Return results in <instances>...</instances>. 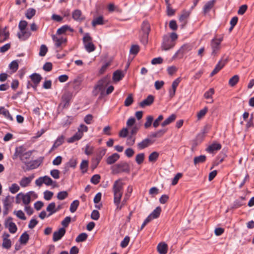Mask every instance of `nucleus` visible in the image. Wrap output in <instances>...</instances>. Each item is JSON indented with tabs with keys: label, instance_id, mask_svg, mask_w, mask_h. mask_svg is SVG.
Here are the masks:
<instances>
[{
	"label": "nucleus",
	"instance_id": "f257e3e1",
	"mask_svg": "<svg viewBox=\"0 0 254 254\" xmlns=\"http://www.w3.org/2000/svg\"><path fill=\"white\" fill-rule=\"evenodd\" d=\"M123 186L124 183L122 182L121 179H118L113 184L114 203L117 206V210H121L125 205H123L122 203L120 204L124 191Z\"/></svg>",
	"mask_w": 254,
	"mask_h": 254
},
{
	"label": "nucleus",
	"instance_id": "f03ea898",
	"mask_svg": "<svg viewBox=\"0 0 254 254\" xmlns=\"http://www.w3.org/2000/svg\"><path fill=\"white\" fill-rule=\"evenodd\" d=\"M108 78H103L100 80L94 86L93 94L96 96L100 93L101 97L105 95V89L108 84Z\"/></svg>",
	"mask_w": 254,
	"mask_h": 254
},
{
	"label": "nucleus",
	"instance_id": "7ed1b4c3",
	"mask_svg": "<svg viewBox=\"0 0 254 254\" xmlns=\"http://www.w3.org/2000/svg\"><path fill=\"white\" fill-rule=\"evenodd\" d=\"M111 169L114 174H119L123 172L129 173L130 172L129 164L123 161L113 166Z\"/></svg>",
	"mask_w": 254,
	"mask_h": 254
},
{
	"label": "nucleus",
	"instance_id": "20e7f679",
	"mask_svg": "<svg viewBox=\"0 0 254 254\" xmlns=\"http://www.w3.org/2000/svg\"><path fill=\"white\" fill-rule=\"evenodd\" d=\"M193 48V45L191 44L187 43L184 44L181 47L178 51L176 53L174 56V58H178L181 59L183 57L184 55L191 51Z\"/></svg>",
	"mask_w": 254,
	"mask_h": 254
},
{
	"label": "nucleus",
	"instance_id": "39448f33",
	"mask_svg": "<svg viewBox=\"0 0 254 254\" xmlns=\"http://www.w3.org/2000/svg\"><path fill=\"white\" fill-rule=\"evenodd\" d=\"M228 61V58L227 57L226 58L223 57L221 60L218 63L214 69L210 73V76H213L217 73H218L225 66Z\"/></svg>",
	"mask_w": 254,
	"mask_h": 254
},
{
	"label": "nucleus",
	"instance_id": "423d86ee",
	"mask_svg": "<svg viewBox=\"0 0 254 254\" xmlns=\"http://www.w3.org/2000/svg\"><path fill=\"white\" fill-rule=\"evenodd\" d=\"M43 161V158H40L38 159L32 160L25 163L26 166V170L29 171L38 168Z\"/></svg>",
	"mask_w": 254,
	"mask_h": 254
},
{
	"label": "nucleus",
	"instance_id": "0eeeda50",
	"mask_svg": "<svg viewBox=\"0 0 254 254\" xmlns=\"http://www.w3.org/2000/svg\"><path fill=\"white\" fill-rule=\"evenodd\" d=\"M4 226L5 228H8L9 232L11 234L16 233L17 230V228L16 224L12 222V218L9 217L4 222Z\"/></svg>",
	"mask_w": 254,
	"mask_h": 254
},
{
	"label": "nucleus",
	"instance_id": "6e6552de",
	"mask_svg": "<svg viewBox=\"0 0 254 254\" xmlns=\"http://www.w3.org/2000/svg\"><path fill=\"white\" fill-rule=\"evenodd\" d=\"M175 45V42H173L169 36L165 35L163 37V41L162 48L164 50H168L172 48Z\"/></svg>",
	"mask_w": 254,
	"mask_h": 254
},
{
	"label": "nucleus",
	"instance_id": "1a4fd4ad",
	"mask_svg": "<svg viewBox=\"0 0 254 254\" xmlns=\"http://www.w3.org/2000/svg\"><path fill=\"white\" fill-rule=\"evenodd\" d=\"M10 237V235L7 233H3L2 238V246L3 248L6 249H9L11 247V241L8 238Z\"/></svg>",
	"mask_w": 254,
	"mask_h": 254
},
{
	"label": "nucleus",
	"instance_id": "9d476101",
	"mask_svg": "<svg viewBox=\"0 0 254 254\" xmlns=\"http://www.w3.org/2000/svg\"><path fill=\"white\" fill-rule=\"evenodd\" d=\"M153 142L154 141L151 139L146 138L142 140L141 142H139L137 144V146L138 149L141 150L148 147L153 144Z\"/></svg>",
	"mask_w": 254,
	"mask_h": 254
},
{
	"label": "nucleus",
	"instance_id": "9b49d317",
	"mask_svg": "<svg viewBox=\"0 0 254 254\" xmlns=\"http://www.w3.org/2000/svg\"><path fill=\"white\" fill-rule=\"evenodd\" d=\"M65 232L64 228H61L58 231L54 232L53 237V241L57 242L60 240L64 235Z\"/></svg>",
	"mask_w": 254,
	"mask_h": 254
},
{
	"label": "nucleus",
	"instance_id": "f8f14e48",
	"mask_svg": "<svg viewBox=\"0 0 254 254\" xmlns=\"http://www.w3.org/2000/svg\"><path fill=\"white\" fill-rule=\"evenodd\" d=\"M30 77L31 79V81L33 83V86H34V89L36 90L37 89V87L38 85L39 84V83H40V82L41 81V80H42V77L39 74L36 73L32 74L30 76Z\"/></svg>",
	"mask_w": 254,
	"mask_h": 254
},
{
	"label": "nucleus",
	"instance_id": "ddd939ff",
	"mask_svg": "<svg viewBox=\"0 0 254 254\" xmlns=\"http://www.w3.org/2000/svg\"><path fill=\"white\" fill-rule=\"evenodd\" d=\"M212 49V55L216 56L220 50V44L219 42H216L215 39H212L211 42Z\"/></svg>",
	"mask_w": 254,
	"mask_h": 254
},
{
	"label": "nucleus",
	"instance_id": "4468645a",
	"mask_svg": "<svg viewBox=\"0 0 254 254\" xmlns=\"http://www.w3.org/2000/svg\"><path fill=\"white\" fill-rule=\"evenodd\" d=\"M154 101V97L153 96L150 95L147 96V97L141 102L139 103V106L141 108H144L145 106H148L151 105Z\"/></svg>",
	"mask_w": 254,
	"mask_h": 254
},
{
	"label": "nucleus",
	"instance_id": "2eb2a0df",
	"mask_svg": "<svg viewBox=\"0 0 254 254\" xmlns=\"http://www.w3.org/2000/svg\"><path fill=\"white\" fill-rule=\"evenodd\" d=\"M190 14V12L187 11H183L179 17V21L182 23V26L183 27L187 23V20Z\"/></svg>",
	"mask_w": 254,
	"mask_h": 254
},
{
	"label": "nucleus",
	"instance_id": "dca6fc26",
	"mask_svg": "<svg viewBox=\"0 0 254 254\" xmlns=\"http://www.w3.org/2000/svg\"><path fill=\"white\" fill-rule=\"evenodd\" d=\"M180 81V78H178L173 82L172 84V89H171L169 91L170 97L171 98H173L175 96L177 87Z\"/></svg>",
	"mask_w": 254,
	"mask_h": 254
},
{
	"label": "nucleus",
	"instance_id": "f3484780",
	"mask_svg": "<svg viewBox=\"0 0 254 254\" xmlns=\"http://www.w3.org/2000/svg\"><path fill=\"white\" fill-rule=\"evenodd\" d=\"M52 39L55 42V46L57 48L60 47L62 44L66 43L67 41L66 38L63 37L59 38L55 35L52 36Z\"/></svg>",
	"mask_w": 254,
	"mask_h": 254
},
{
	"label": "nucleus",
	"instance_id": "a211bd4d",
	"mask_svg": "<svg viewBox=\"0 0 254 254\" xmlns=\"http://www.w3.org/2000/svg\"><path fill=\"white\" fill-rule=\"evenodd\" d=\"M119 158V154L117 153H115L107 158L106 162L108 165H111L117 161Z\"/></svg>",
	"mask_w": 254,
	"mask_h": 254
},
{
	"label": "nucleus",
	"instance_id": "6ab92c4d",
	"mask_svg": "<svg viewBox=\"0 0 254 254\" xmlns=\"http://www.w3.org/2000/svg\"><path fill=\"white\" fill-rule=\"evenodd\" d=\"M215 1V0H211L205 3L203 8L204 14H206L210 11L212 8L214 6Z\"/></svg>",
	"mask_w": 254,
	"mask_h": 254
},
{
	"label": "nucleus",
	"instance_id": "aec40b11",
	"mask_svg": "<svg viewBox=\"0 0 254 254\" xmlns=\"http://www.w3.org/2000/svg\"><path fill=\"white\" fill-rule=\"evenodd\" d=\"M33 178V176L29 177L22 178L20 181L19 182L20 185L21 186V187L23 188H25L27 187L31 183Z\"/></svg>",
	"mask_w": 254,
	"mask_h": 254
},
{
	"label": "nucleus",
	"instance_id": "412c9836",
	"mask_svg": "<svg viewBox=\"0 0 254 254\" xmlns=\"http://www.w3.org/2000/svg\"><path fill=\"white\" fill-rule=\"evenodd\" d=\"M72 18L76 21L81 22L84 19V17L82 16L81 10L79 9L75 10L72 13Z\"/></svg>",
	"mask_w": 254,
	"mask_h": 254
},
{
	"label": "nucleus",
	"instance_id": "4be33fe9",
	"mask_svg": "<svg viewBox=\"0 0 254 254\" xmlns=\"http://www.w3.org/2000/svg\"><path fill=\"white\" fill-rule=\"evenodd\" d=\"M221 148V145L219 143H213L209 145L206 149L207 152L213 153L215 151L220 150Z\"/></svg>",
	"mask_w": 254,
	"mask_h": 254
},
{
	"label": "nucleus",
	"instance_id": "5701e85b",
	"mask_svg": "<svg viewBox=\"0 0 254 254\" xmlns=\"http://www.w3.org/2000/svg\"><path fill=\"white\" fill-rule=\"evenodd\" d=\"M64 135H61L58 137V138L55 141L51 151L54 150L58 147L62 145L64 142Z\"/></svg>",
	"mask_w": 254,
	"mask_h": 254
},
{
	"label": "nucleus",
	"instance_id": "b1692460",
	"mask_svg": "<svg viewBox=\"0 0 254 254\" xmlns=\"http://www.w3.org/2000/svg\"><path fill=\"white\" fill-rule=\"evenodd\" d=\"M104 24L105 21L104 20V17L102 15L95 18L92 21V25L93 27L99 25H104Z\"/></svg>",
	"mask_w": 254,
	"mask_h": 254
},
{
	"label": "nucleus",
	"instance_id": "393cba45",
	"mask_svg": "<svg viewBox=\"0 0 254 254\" xmlns=\"http://www.w3.org/2000/svg\"><path fill=\"white\" fill-rule=\"evenodd\" d=\"M24 149L23 146H19L17 147L15 149V152L13 156V159H15L17 157H19L20 158L22 155L25 153Z\"/></svg>",
	"mask_w": 254,
	"mask_h": 254
},
{
	"label": "nucleus",
	"instance_id": "a878e982",
	"mask_svg": "<svg viewBox=\"0 0 254 254\" xmlns=\"http://www.w3.org/2000/svg\"><path fill=\"white\" fill-rule=\"evenodd\" d=\"M83 133L81 131H78L72 137L68 139V142L69 143L74 142L76 141L79 140L83 136Z\"/></svg>",
	"mask_w": 254,
	"mask_h": 254
},
{
	"label": "nucleus",
	"instance_id": "bb28decb",
	"mask_svg": "<svg viewBox=\"0 0 254 254\" xmlns=\"http://www.w3.org/2000/svg\"><path fill=\"white\" fill-rule=\"evenodd\" d=\"M46 210L49 212L48 217L56 213V204L55 202L50 203L47 207Z\"/></svg>",
	"mask_w": 254,
	"mask_h": 254
},
{
	"label": "nucleus",
	"instance_id": "cd10ccee",
	"mask_svg": "<svg viewBox=\"0 0 254 254\" xmlns=\"http://www.w3.org/2000/svg\"><path fill=\"white\" fill-rule=\"evenodd\" d=\"M124 76V74L122 71L117 70L113 73V79L115 81H119L123 78Z\"/></svg>",
	"mask_w": 254,
	"mask_h": 254
},
{
	"label": "nucleus",
	"instance_id": "c85d7f7f",
	"mask_svg": "<svg viewBox=\"0 0 254 254\" xmlns=\"http://www.w3.org/2000/svg\"><path fill=\"white\" fill-rule=\"evenodd\" d=\"M14 197L9 195L7 196L3 200V207L10 208L11 206V204L13 201Z\"/></svg>",
	"mask_w": 254,
	"mask_h": 254
},
{
	"label": "nucleus",
	"instance_id": "c756f323",
	"mask_svg": "<svg viewBox=\"0 0 254 254\" xmlns=\"http://www.w3.org/2000/svg\"><path fill=\"white\" fill-rule=\"evenodd\" d=\"M150 31V24L147 21H144L141 24V31L140 33H149Z\"/></svg>",
	"mask_w": 254,
	"mask_h": 254
},
{
	"label": "nucleus",
	"instance_id": "7c9ffc66",
	"mask_svg": "<svg viewBox=\"0 0 254 254\" xmlns=\"http://www.w3.org/2000/svg\"><path fill=\"white\" fill-rule=\"evenodd\" d=\"M157 250L160 254H166L167 252V245L165 243H160L157 246Z\"/></svg>",
	"mask_w": 254,
	"mask_h": 254
},
{
	"label": "nucleus",
	"instance_id": "2f4dec72",
	"mask_svg": "<svg viewBox=\"0 0 254 254\" xmlns=\"http://www.w3.org/2000/svg\"><path fill=\"white\" fill-rule=\"evenodd\" d=\"M176 119V115L175 114H172L161 124L162 127H164L169 125L171 123L173 122Z\"/></svg>",
	"mask_w": 254,
	"mask_h": 254
},
{
	"label": "nucleus",
	"instance_id": "473e14b6",
	"mask_svg": "<svg viewBox=\"0 0 254 254\" xmlns=\"http://www.w3.org/2000/svg\"><path fill=\"white\" fill-rule=\"evenodd\" d=\"M67 30H69L71 32L73 31V29H71L69 26L64 25L58 29L57 34L58 35H61L65 33Z\"/></svg>",
	"mask_w": 254,
	"mask_h": 254
},
{
	"label": "nucleus",
	"instance_id": "72a5a7b5",
	"mask_svg": "<svg viewBox=\"0 0 254 254\" xmlns=\"http://www.w3.org/2000/svg\"><path fill=\"white\" fill-rule=\"evenodd\" d=\"M161 212V208L160 206L157 207L149 216L153 219L159 217Z\"/></svg>",
	"mask_w": 254,
	"mask_h": 254
},
{
	"label": "nucleus",
	"instance_id": "f704fd0d",
	"mask_svg": "<svg viewBox=\"0 0 254 254\" xmlns=\"http://www.w3.org/2000/svg\"><path fill=\"white\" fill-rule=\"evenodd\" d=\"M29 239V236L27 232H24L20 237L19 242L21 244H26Z\"/></svg>",
	"mask_w": 254,
	"mask_h": 254
},
{
	"label": "nucleus",
	"instance_id": "c9c22d12",
	"mask_svg": "<svg viewBox=\"0 0 254 254\" xmlns=\"http://www.w3.org/2000/svg\"><path fill=\"white\" fill-rule=\"evenodd\" d=\"M206 156L204 155H201L199 156L195 157L193 159L194 164L196 165L199 163H202L206 160Z\"/></svg>",
	"mask_w": 254,
	"mask_h": 254
},
{
	"label": "nucleus",
	"instance_id": "e433bc0d",
	"mask_svg": "<svg viewBox=\"0 0 254 254\" xmlns=\"http://www.w3.org/2000/svg\"><path fill=\"white\" fill-rule=\"evenodd\" d=\"M0 36H4V37L2 41H0V43L8 39L9 36V31L7 30V27H5L1 30L0 29Z\"/></svg>",
	"mask_w": 254,
	"mask_h": 254
},
{
	"label": "nucleus",
	"instance_id": "4c0bfd02",
	"mask_svg": "<svg viewBox=\"0 0 254 254\" xmlns=\"http://www.w3.org/2000/svg\"><path fill=\"white\" fill-rule=\"evenodd\" d=\"M239 76L235 75L232 77L229 80V85L231 87L235 86L239 82Z\"/></svg>",
	"mask_w": 254,
	"mask_h": 254
},
{
	"label": "nucleus",
	"instance_id": "58836bf2",
	"mask_svg": "<svg viewBox=\"0 0 254 254\" xmlns=\"http://www.w3.org/2000/svg\"><path fill=\"white\" fill-rule=\"evenodd\" d=\"M29 193L30 192L27 193L25 194H24L22 193L21 199L22 200L23 203L25 205L29 204L31 201V196L29 194Z\"/></svg>",
	"mask_w": 254,
	"mask_h": 254
},
{
	"label": "nucleus",
	"instance_id": "ea45409f",
	"mask_svg": "<svg viewBox=\"0 0 254 254\" xmlns=\"http://www.w3.org/2000/svg\"><path fill=\"white\" fill-rule=\"evenodd\" d=\"M32 153V151H29L27 152H25L23 155H22V156L20 157V160L25 164V162H27L26 160L29 159Z\"/></svg>",
	"mask_w": 254,
	"mask_h": 254
},
{
	"label": "nucleus",
	"instance_id": "a19ab883",
	"mask_svg": "<svg viewBox=\"0 0 254 254\" xmlns=\"http://www.w3.org/2000/svg\"><path fill=\"white\" fill-rule=\"evenodd\" d=\"M31 35V33L29 31H26L25 30L23 31H21V33H18L17 34L18 37L19 39L22 40H25L28 38Z\"/></svg>",
	"mask_w": 254,
	"mask_h": 254
},
{
	"label": "nucleus",
	"instance_id": "79ce46f5",
	"mask_svg": "<svg viewBox=\"0 0 254 254\" xmlns=\"http://www.w3.org/2000/svg\"><path fill=\"white\" fill-rule=\"evenodd\" d=\"M79 205V201L78 200H74L70 204V211L71 213H74L77 210Z\"/></svg>",
	"mask_w": 254,
	"mask_h": 254
},
{
	"label": "nucleus",
	"instance_id": "37998d69",
	"mask_svg": "<svg viewBox=\"0 0 254 254\" xmlns=\"http://www.w3.org/2000/svg\"><path fill=\"white\" fill-rule=\"evenodd\" d=\"M154 118L152 116H148L146 118V122L144 125L145 128L147 129L150 127L153 123Z\"/></svg>",
	"mask_w": 254,
	"mask_h": 254
},
{
	"label": "nucleus",
	"instance_id": "c03bdc74",
	"mask_svg": "<svg viewBox=\"0 0 254 254\" xmlns=\"http://www.w3.org/2000/svg\"><path fill=\"white\" fill-rule=\"evenodd\" d=\"M149 33H140V41L143 44L146 45L148 43Z\"/></svg>",
	"mask_w": 254,
	"mask_h": 254
},
{
	"label": "nucleus",
	"instance_id": "a18cd8bd",
	"mask_svg": "<svg viewBox=\"0 0 254 254\" xmlns=\"http://www.w3.org/2000/svg\"><path fill=\"white\" fill-rule=\"evenodd\" d=\"M84 47L86 50L89 53L92 52L95 50V47L92 42L85 43Z\"/></svg>",
	"mask_w": 254,
	"mask_h": 254
},
{
	"label": "nucleus",
	"instance_id": "49530a36",
	"mask_svg": "<svg viewBox=\"0 0 254 254\" xmlns=\"http://www.w3.org/2000/svg\"><path fill=\"white\" fill-rule=\"evenodd\" d=\"M35 9L34 8H30L27 10L25 13V16L28 19H30L32 18L33 16L35 15Z\"/></svg>",
	"mask_w": 254,
	"mask_h": 254
},
{
	"label": "nucleus",
	"instance_id": "de8ad7c7",
	"mask_svg": "<svg viewBox=\"0 0 254 254\" xmlns=\"http://www.w3.org/2000/svg\"><path fill=\"white\" fill-rule=\"evenodd\" d=\"M139 50L140 48L138 45H132L130 47L129 53L135 56L139 52Z\"/></svg>",
	"mask_w": 254,
	"mask_h": 254
},
{
	"label": "nucleus",
	"instance_id": "09e8293b",
	"mask_svg": "<svg viewBox=\"0 0 254 254\" xmlns=\"http://www.w3.org/2000/svg\"><path fill=\"white\" fill-rule=\"evenodd\" d=\"M88 235L85 233L80 234L76 238V242H82L85 241L87 238Z\"/></svg>",
	"mask_w": 254,
	"mask_h": 254
},
{
	"label": "nucleus",
	"instance_id": "8fccbe9b",
	"mask_svg": "<svg viewBox=\"0 0 254 254\" xmlns=\"http://www.w3.org/2000/svg\"><path fill=\"white\" fill-rule=\"evenodd\" d=\"M0 114L4 115L5 117L10 119V120H12V118L9 114V111L3 107L0 108Z\"/></svg>",
	"mask_w": 254,
	"mask_h": 254
},
{
	"label": "nucleus",
	"instance_id": "3c124183",
	"mask_svg": "<svg viewBox=\"0 0 254 254\" xmlns=\"http://www.w3.org/2000/svg\"><path fill=\"white\" fill-rule=\"evenodd\" d=\"M159 157V153L157 152L154 151L151 153L149 157L148 160L149 162H155L157 160Z\"/></svg>",
	"mask_w": 254,
	"mask_h": 254
},
{
	"label": "nucleus",
	"instance_id": "603ef678",
	"mask_svg": "<svg viewBox=\"0 0 254 254\" xmlns=\"http://www.w3.org/2000/svg\"><path fill=\"white\" fill-rule=\"evenodd\" d=\"M88 166V162L87 160H83L80 164V168L83 173L86 172Z\"/></svg>",
	"mask_w": 254,
	"mask_h": 254
},
{
	"label": "nucleus",
	"instance_id": "864d4df0",
	"mask_svg": "<svg viewBox=\"0 0 254 254\" xmlns=\"http://www.w3.org/2000/svg\"><path fill=\"white\" fill-rule=\"evenodd\" d=\"M133 102V99L132 94H129L126 99L124 103V105L126 107L130 106Z\"/></svg>",
	"mask_w": 254,
	"mask_h": 254
},
{
	"label": "nucleus",
	"instance_id": "5fc2aeb1",
	"mask_svg": "<svg viewBox=\"0 0 254 254\" xmlns=\"http://www.w3.org/2000/svg\"><path fill=\"white\" fill-rule=\"evenodd\" d=\"M106 149H101L99 151L96 157L95 158V160L100 162L102 157L104 156L106 153Z\"/></svg>",
	"mask_w": 254,
	"mask_h": 254
},
{
	"label": "nucleus",
	"instance_id": "6e6d98bb",
	"mask_svg": "<svg viewBox=\"0 0 254 254\" xmlns=\"http://www.w3.org/2000/svg\"><path fill=\"white\" fill-rule=\"evenodd\" d=\"M20 189L18 185L15 183L12 184L11 186L9 187V191L12 193H15L16 192H18Z\"/></svg>",
	"mask_w": 254,
	"mask_h": 254
},
{
	"label": "nucleus",
	"instance_id": "4d7b16f0",
	"mask_svg": "<svg viewBox=\"0 0 254 254\" xmlns=\"http://www.w3.org/2000/svg\"><path fill=\"white\" fill-rule=\"evenodd\" d=\"M208 111V108L205 107L203 109L201 110L199 112L197 113V117L198 120L202 119L206 114Z\"/></svg>",
	"mask_w": 254,
	"mask_h": 254
},
{
	"label": "nucleus",
	"instance_id": "13d9d810",
	"mask_svg": "<svg viewBox=\"0 0 254 254\" xmlns=\"http://www.w3.org/2000/svg\"><path fill=\"white\" fill-rule=\"evenodd\" d=\"M68 196V193L66 191H62L59 192L57 194V198L59 200H64Z\"/></svg>",
	"mask_w": 254,
	"mask_h": 254
},
{
	"label": "nucleus",
	"instance_id": "bf43d9fd",
	"mask_svg": "<svg viewBox=\"0 0 254 254\" xmlns=\"http://www.w3.org/2000/svg\"><path fill=\"white\" fill-rule=\"evenodd\" d=\"M100 176L98 174H96L92 177L90 181L92 184L94 185H97L100 182Z\"/></svg>",
	"mask_w": 254,
	"mask_h": 254
},
{
	"label": "nucleus",
	"instance_id": "052dcab7",
	"mask_svg": "<svg viewBox=\"0 0 254 254\" xmlns=\"http://www.w3.org/2000/svg\"><path fill=\"white\" fill-rule=\"evenodd\" d=\"M13 213L21 220H25L26 219L25 214L22 210L14 211Z\"/></svg>",
	"mask_w": 254,
	"mask_h": 254
},
{
	"label": "nucleus",
	"instance_id": "680f3d73",
	"mask_svg": "<svg viewBox=\"0 0 254 254\" xmlns=\"http://www.w3.org/2000/svg\"><path fill=\"white\" fill-rule=\"evenodd\" d=\"M144 159V154L139 153L136 155L135 157V161L138 164H141Z\"/></svg>",
	"mask_w": 254,
	"mask_h": 254
},
{
	"label": "nucleus",
	"instance_id": "e2e57ef3",
	"mask_svg": "<svg viewBox=\"0 0 254 254\" xmlns=\"http://www.w3.org/2000/svg\"><path fill=\"white\" fill-rule=\"evenodd\" d=\"M48 51V48L45 45H42L40 47L39 55L41 57H44L46 55Z\"/></svg>",
	"mask_w": 254,
	"mask_h": 254
},
{
	"label": "nucleus",
	"instance_id": "0e129e2a",
	"mask_svg": "<svg viewBox=\"0 0 254 254\" xmlns=\"http://www.w3.org/2000/svg\"><path fill=\"white\" fill-rule=\"evenodd\" d=\"M9 68L13 72H15L18 68V63L16 61H12L9 64Z\"/></svg>",
	"mask_w": 254,
	"mask_h": 254
},
{
	"label": "nucleus",
	"instance_id": "69168bd1",
	"mask_svg": "<svg viewBox=\"0 0 254 254\" xmlns=\"http://www.w3.org/2000/svg\"><path fill=\"white\" fill-rule=\"evenodd\" d=\"M130 241V238L129 236H126L124 240L121 242V247L123 248H125L127 247L129 242Z\"/></svg>",
	"mask_w": 254,
	"mask_h": 254
},
{
	"label": "nucleus",
	"instance_id": "338daca9",
	"mask_svg": "<svg viewBox=\"0 0 254 254\" xmlns=\"http://www.w3.org/2000/svg\"><path fill=\"white\" fill-rule=\"evenodd\" d=\"M44 184L47 186L52 185L53 183V181L49 176H45L43 177Z\"/></svg>",
	"mask_w": 254,
	"mask_h": 254
},
{
	"label": "nucleus",
	"instance_id": "774afa93",
	"mask_svg": "<svg viewBox=\"0 0 254 254\" xmlns=\"http://www.w3.org/2000/svg\"><path fill=\"white\" fill-rule=\"evenodd\" d=\"M163 119V115H161L158 116V117L154 121L153 123V126L155 128L157 127L159 124L160 122Z\"/></svg>",
	"mask_w": 254,
	"mask_h": 254
}]
</instances>
